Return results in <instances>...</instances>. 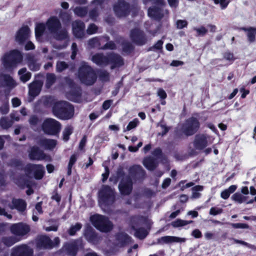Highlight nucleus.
Here are the masks:
<instances>
[{"instance_id":"2","label":"nucleus","mask_w":256,"mask_h":256,"mask_svg":"<svg viewBox=\"0 0 256 256\" xmlns=\"http://www.w3.org/2000/svg\"><path fill=\"white\" fill-rule=\"evenodd\" d=\"M54 114L60 120H68L72 118L74 109L72 104L66 101H58L52 107Z\"/></svg>"},{"instance_id":"19","label":"nucleus","mask_w":256,"mask_h":256,"mask_svg":"<svg viewBox=\"0 0 256 256\" xmlns=\"http://www.w3.org/2000/svg\"><path fill=\"white\" fill-rule=\"evenodd\" d=\"M210 138V136L206 134H198L195 136L194 140V146L197 150H202L205 148L208 144V139Z\"/></svg>"},{"instance_id":"4","label":"nucleus","mask_w":256,"mask_h":256,"mask_svg":"<svg viewBox=\"0 0 256 256\" xmlns=\"http://www.w3.org/2000/svg\"><path fill=\"white\" fill-rule=\"evenodd\" d=\"M99 202L106 206H112L116 200V192L108 185H102L98 192Z\"/></svg>"},{"instance_id":"52","label":"nucleus","mask_w":256,"mask_h":256,"mask_svg":"<svg viewBox=\"0 0 256 256\" xmlns=\"http://www.w3.org/2000/svg\"><path fill=\"white\" fill-rule=\"evenodd\" d=\"M68 65L64 61L58 62L56 65V71L58 72H61L64 70L68 68Z\"/></svg>"},{"instance_id":"1","label":"nucleus","mask_w":256,"mask_h":256,"mask_svg":"<svg viewBox=\"0 0 256 256\" xmlns=\"http://www.w3.org/2000/svg\"><path fill=\"white\" fill-rule=\"evenodd\" d=\"M194 115L198 116V113ZM200 127V123L197 117L192 116L185 120L180 129L175 130V135L178 138H182L183 135L186 137L192 136L199 130Z\"/></svg>"},{"instance_id":"16","label":"nucleus","mask_w":256,"mask_h":256,"mask_svg":"<svg viewBox=\"0 0 256 256\" xmlns=\"http://www.w3.org/2000/svg\"><path fill=\"white\" fill-rule=\"evenodd\" d=\"M48 156L36 146H34L30 148L28 152V158L31 160H46Z\"/></svg>"},{"instance_id":"23","label":"nucleus","mask_w":256,"mask_h":256,"mask_svg":"<svg viewBox=\"0 0 256 256\" xmlns=\"http://www.w3.org/2000/svg\"><path fill=\"white\" fill-rule=\"evenodd\" d=\"M78 242V240H74L70 242H66L62 247L64 251L68 256H76L80 248Z\"/></svg>"},{"instance_id":"43","label":"nucleus","mask_w":256,"mask_h":256,"mask_svg":"<svg viewBox=\"0 0 256 256\" xmlns=\"http://www.w3.org/2000/svg\"><path fill=\"white\" fill-rule=\"evenodd\" d=\"M56 78L55 75L52 73H48L46 76V88H50L56 82Z\"/></svg>"},{"instance_id":"7","label":"nucleus","mask_w":256,"mask_h":256,"mask_svg":"<svg viewBox=\"0 0 256 256\" xmlns=\"http://www.w3.org/2000/svg\"><path fill=\"white\" fill-rule=\"evenodd\" d=\"M61 128V124L58 121L51 118L45 120L42 124V129L44 134L50 136L58 134Z\"/></svg>"},{"instance_id":"37","label":"nucleus","mask_w":256,"mask_h":256,"mask_svg":"<svg viewBox=\"0 0 256 256\" xmlns=\"http://www.w3.org/2000/svg\"><path fill=\"white\" fill-rule=\"evenodd\" d=\"M18 74L20 76V80L23 82H26L29 80L32 76V74L27 72L26 68H22L18 71Z\"/></svg>"},{"instance_id":"50","label":"nucleus","mask_w":256,"mask_h":256,"mask_svg":"<svg viewBox=\"0 0 256 256\" xmlns=\"http://www.w3.org/2000/svg\"><path fill=\"white\" fill-rule=\"evenodd\" d=\"M2 242L6 246L10 247L16 242V240L14 237L8 236L3 237L2 238Z\"/></svg>"},{"instance_id":"48","label":"nucleus","mask_w":256,"mask_h":256,"mask_svg":"<svg viewBox=\"0 0 256 256\" xmlns=\"http://www.w3.org/2000/svg\"><path fill=\"white\" fill-rule=\"evenodd\" d=\"M82 228V224L80 222L76 223L74 225L70 226L68 230V234L70 236H74L76 232L79 231Z\"/></svg>"},{"instance_id":"44","label":"nucleus","mask_w":256,"mask_h":256,"mask_svg":"<svg viewBox=\"0 0 256 256\" xmlns=\"http://www.w3.org/2000/svg\"><path fill=\"white\" fill-rule=\"evenodd\" d=\"M56 35V38L58 40H64L68 38V33L67 30L65 28L62 29V28L57 31V32H54Z\"/></svg>"},{"instance_id":"39","label":"nucleus","mask_w":256,"mask_h":256,"mask_svg":"<svg viewBox=\"0 0 256 256\" xmlns=\"http://www.w3.org/2000/svg\"><path fill=\"white\" fill-rule=\"evenodd\" d=\"M74 128L72 125L66 126L62 132V139L64 142H68L70 140V136L73 133Z\"/></svg>"},{"instance_id":"49","label":"nucleus","mask_w":256,"mask_h":256,"mask_svg":"<svg viewBox=\"0 0 256 256\" xmlns=\"http://www.w3.org/2000/svg\"><path fill=\"white\" fill-rule=\"evenodd\" d=\"M152 154L158 159L162 160H167L166 156L162 153V150L160 148H155L152 152Z\"/></svg>"},{"instance_id":"63","label":"nucleus","mask_w":256,"mask_h":256,"mask_svg":"<svg viewBox=\"0 0 256 256\" xmlns=\"http://www.w3.org/2000/svg\"><path fill=\"white\" fill-rule=\"evenodd\" d=\"M176 24L178 29H182L187 27L188 22L186 20H179L176 21Z\"/></svg>"},{"instance_id":"57","label":"nucleus","mask_w":256,"mask_h":256,"mask_svg":"<svg viewBox=\"0 0 256 256\" xmlns=\"http://www.w3.org/2000/svg\"><path fill=\"white\" fill-rule=\"evenodd\" d=\"M138 124V118H134L132 120L129 122L128 126H126L125 130H131L137 126Z\"/></svg>"},{"instance_id":"34","label":"nucleus","mask_w":256,"mask_h":256,"mask_svg":"<svg viewBox=\"0 0 256 256\" xmlns=\"http://www.w3.org/2000/svg\"><path fill=\"white\" fill-rule=\"evenodd\" d=\"M26 58L28 66L31 70L35 72L40 70V65L37 62L36 60L34 58V56L28 54L26 55Z\"/></svg>"},{"instance_id":"38","label":"nucleus","mask_w":256,"mask_h":256,"mask_svg":"<svg viewBox=\"0 0 256 256\" xmlns=\"http://www.w3.org/2000/svg\"><path fill=\"white\" fill-rule=\"evenodd\" d=\"M132 230H134V236L140 240H144L148 234V232L143 227H140Z\"/></svg>"},{"instance_id":"17","label":"nucleus","mask_w":256,"mask_h":256,"mask_svg":"<svg viewBox=\"0 0 256 256\" xmlns=\"http://www.w3.org/2000/svg\"><path fill=\"white\" fill-rule=\"evenodd\" d=\"M110 64L111 69H114L124 66V60L120 54L111 52L108 54V65Z\"/></svg>"},{"instance_id":"12","label":"nucleus","mask_w":256,"mask_h":256,"mask_svg":"<svg viewBox=\"0 0 256 256\" xmlns=\"http://www.w3.org/2000/svg\"><path fill=\"white\" fill-rule=\"evenodd\" d=\"M118 188L122 195L128 196L131 194L133 189V181L129 176L122 178L118 184Z\"/></svg>"},{"instance_id":"31","label":"nucleus","mask_w":256,"mask_h":256,"mask_svg":"<svg viewBox=\"0 0 256 256\" xmlns=\"http://www.w3.org/2000/svg\"><path fill=\"white\" fill-rule=\"evenodd\" d=\"M148 15L156 20H160L164 17L162 9L156 6L150 7L148 8Z\"/></svg>"},{"instance_id":"24","label":"nucleus","mask_w":256,"mask_h":256,"mask_svg":"<svg viewBox=\"0 0 256 256\" xmlns=\"http://www.w3.org/2000/svg\"><path fill=\"white\" fill-rule=\"evenodd\" d=\"M43 83L41 80H35L28 86V95L32 98L38 96L41 92Z\"/></svg>"},{"instance_id":"58","label":"nucleus","mask_w":256,"mask_h":256,"mask_svg":"<svg viewBox=\"0 0 256 256\" xmlns=\"http://www.w3.org/2000/svg\"><path fill=\"white\" fill-rule=\"evenodd\" d=\"M224 58L230 61L232 63L235 60L236 58L234 57V54L229 51H227L223 54Z\"/></svg>"},{"instance_id":"29","label":"nucleus","mask_w":256,"mask_h":256,"mask_svg":"<svg viewBox=\"0 0 256 256\" xmlns=\"http://www.w3.org/2000/svg\"><path fill=\"white\" fill-rule=\"evenodd\" d=\"M37 144L45 150H52L56 147L57 142L55 140L41 138L38 140Z\"/></svg>"},{"instance_id":"35","label":"nucleus","mask_w":256,"mask_h":256,"mask_svg":"<svg viewBox=\"0 0 256 256\" xmlns=\"http://www.w3.org/2000/svg\"><path fill=\"white\" fill-rule=\"evenodd\" d=\"M15 183L21 188L30 186V182L24 174L18 176L15 178Z\"/></svg>"},{"instance_id":"22","label":"nucleus","mask_w":256,"mask_h":256,"mask_svg":"<svg viewBox=\"0 0 256 256\" xmlns=\"http://www.w3.org/2000/svg\"><path fill=\"white\" fill-rule=\"evenodd\" d=\"M33 252L27 245L22 244L14 247L11 256H32Z\"/></svg>"},{"instance_id":"53","label":"nucleus","mask_w":256,"mask_h":256,"mask_svg":"<svg viewBox=\"0 0 256 256\" xmlns=\"http://www.w3.org/2000/svg\"><path fill=\"white\" fill-rule=\"evenodd\" d=\"M0 125L4 129H7L11 126L12 124L7 118L2 117L0 120Z\"/></svg>"},{"instance_id":"5","label":"nucleus","mask_w":256,"mask_h":256,"mask_svg":"<svg viewBox=\"0 0 256 256\" xmlns=\"http://www.w3.org/2000/svg\"><path fill=\"white\" fill-rule=\"evenodd\" d=\"M78 76L82 83L86 86L94 84L97 78L96 72L90 66L88 65H83L80 67Z\"/></svg>"},{"instance_id":"26","label":"nucleus","mask_w":256,"mask_h":256,"mask_svg":"<svg viewBox=\"0 0 256 256\" xmlns=\"http://www.w3.org/2000/svg\"><path fill=\"white\" fill-rule=\"evenodd\" d=\"M84 235L86 239L89 242L97 244L99 241V238L97 233L90 226H88L85 228Z\"/></svg>"},{"instance_id":"32","label":"nucleus","mask_w":256,"mask_h":256,"mask_svg":"<svg viewBox=\"0 0 256 256\" xmlns=\"http://www.w3.org/2000/svg\"><path fill=\"white\" fill-rule=\"evenodd\" d=\"M240 30L246 32L248 42L253 43L256 40V28L253 26L242 27Z\"/></svg>"},{"instance_id":"46","label":"nucleus","mask_w":256,"mask_h":256,"mask_svg":"<svg viewBox=\"0 0 256 256\" xmlns=\"http://www.w3.org/2000/svg\"><path fill=\"white\" fill-rule=\"evenodd\" d=\"M75 14L80 18H84L88 14L86 7L76 6L74 10Z\"/></svg>"},{"instance_id":"42","label":"nucleus","mask_w":256,"mask_h":256,"mask_svg":"<svg viewBox=\"0 0 256 256\" xmlns=\"http://www.w3.org/2000/svg\"><path fill=\"white\" fill-rule=\"evenodd\" d=\"M193 222H194L192 220H186L178 218L176 220L172 222L171 224L174 228H178L185 226L188 224H192Z\"/></svg>"},{"instance_id":"25","label":"nucleus","mask_w":256,"mask_h":256,"mask_svg":"<svg viewBox=\"0 0 256 256\" xmlns=\"http://www.w3.org/2000/svg\"><path fill=\"white\" fill-rule=\"evenodd\" d=\"M48 30L52 34L57 32L62 28L60 20L56 16H50L46 23Z\"/></svg>"},{"instance_id":"6","label":"nucleus","mask_w":256,"mask_h":256,"mask_svg":"<svg viewBox=\"0 0 256 256\" xmlns=\"http://www.w3.org/2000/svg\"><path fill=\"white\" fill-rule=\"evenodd\" d=\"M90 220L95 228L101 232H108L113 228V224L104 216L96 214L90 216Z\"/></svg>"},{"instance_id":"14","label":"nucleus","mask_w":256,"mask_h":256,"mask_svg":"<svg viewBox=\"0 0 256 256\" xmlns=\"http://www.w3.org/2000/svg\"><path fill=\"white\" fill-rule=\"evenodd\" d=\"M30 30L28 26H22L16 32L14 40L19 45H24L30 37Z\"/></svg>"},{"instance_id":"13","label":"nucleus","mask_w":256,"mask_h":256,"mask_svg":"<svg viewBox=\"0 0 256 256\" xmlns=\"http://www.w3.org/2000/svg\"><path fill=\"white\" fill-rule=\"evenodd\" d=\"M129 176L132 180L136 181H142L146 177V172L142 166L138 164H134L130 166L128 168Z\"/></svg>"},{"instance_id":"55","label":"nucleus","mask_w":256,"mask_h":256,"mask_svg":"<svg viewBox=\"0 0 256 256\" xmlns=\"http://www.w3.org/2000/svg\"><path fill=\"white\" fill-rule=\"evenodd\" d=\"M4 81L6 86H11L14 84V81L13 78L9 74H4Z\"/></svg>"},{"instance_id":"41","label":"nucleus","mask_w":256,"mask_h":256,"mask_svg":"<svg viewBox=\"0 0 256 256\" xmlns=\"http://www.w3.org/2000/svg\"><path fill=\"white\" fill-rule=\"evenodd\" d=\"M46 30V25L43 23L36 24L35 28V36L36 38H40L44 34Z\"/></svg>"},{"instance_id":"20","label":"nucleus","mask_w":256,"mask_h":256,"mask_svg":"<svg viewBox=\"0 0 256 256\" xmlns=\"http://www.w3.org/2000/svg\"><path fill=\"white\" fill-rule=\"evenodd\" d=\"M10 229L13 234L19 236H24L30 231V226L22 222L13 224Z\"/></svg>"},{"instance_id":"18","label":"nucleus","mask_w":256,"mask_h":256,"mask_svg":"<svg viewBox=\"0 0 256 256\" xmlns=\"http://www.w3.org/2000/svg\"><path fill=\"white\" fill-rule=\"evenodd\" d=\"M72 31L74 37L82 38L84 36L85 24L80 20H76L72 23Z\"/></svg>"},{"instance_id":"30","label":"nucleus","mask_w":256,"mask_h":256,"mask_svg":"<svg viewBox=\"0 0 256 256\" xmlns=\"http://www.w3.org/2000/svg\"><path fill=\"white\" fill-rule=\"evenodd\" d=\"M186 240L185 238H181L174 236H164L157 240L156 244H164L170 242H184Z\"/></svg>"},{"instance_id":"21","label":"nucleus","mask_w":256,"mask_h":256,"mask_svg":"<svg viewBox=\"0 0 256 256\" xmlns=\"http://www.w3.org/2000/svg\"><path fill=\"white\" fill-rule=\"evenodd\" d=\"M148 218L142 215L132 216L130 219V225L132 230L138 228L143 224H148Z\"/></svg>"},{"instance_id":"45","label":"nucleus","mask_w":256,"mask_h":256,"mask_svg":"<svg viewBox=\"0 0 256 256\" xmlns=\"http://www.w3.org/2000/svg\"><path fill=\"white\" fill-rule=\"evenodd\" d=\"M59 17L64 24H69L72 20V16L66 12L60 11Z\"/></svg>"},{"instance_id":"11","label":"nucleus","mask_w":256,"mask_h":256,"mask_svg":"<svg viewBox=\"0 0 256 256\" xmlns=\"http://www.w3.org/2000/svg\"><path fill=\"white\" fill-rule=\"evenodd\" d=\"M113 10L118 17H126L130 14V4L124 0H119L114 6Z\"/></svg>"},{"instance_id":"27","label":"nucleus","mask_w":256,"mask_h":256,"mask_svg":"<svg viewBox=\"0 0 256 256\" xmlns=\"http://www.w3.org/2000/svg\"><path fill=\"white\" fill-rule=\"evenodd\" d=\"M26 202L22 198H13L11 204H9V208L11 210H16L20 212H24L26 208Z\"/></svg>"},{"instance_id":"56","label":"nucleus","mask_w":256,"mask_h":256,"mask_svg":"<svg viewBox=\"0 0 256 256\" xmlns=\"http://www.w3.org/2000/svg\"><path fill=\"white\" fill-rule=\"evenodd\" d=\"M98 27L94 24H89L87 30L86 32L88 34L91 35L97 32Z\"/></svg>"},{"instance_id":"60","label":"nucleus","mask_w":256,"mask_h":256,"mask_svg":"<svg viewBox=\"0 0 256 256\" xmlns=\"http://www.w3.org/2000/svg\"><path fill=\"white\" fill-rule=\"evenodd\" d=\"M99 78L102 81L108 82L110 80V74L107 71L102 70L100 72Z\"/></svg>"},{"instance_id":"64","label":"nucleus","mask_w":256,"mask_h":256,"mask_svg":"<svg viewBox=\"0 0 256 256\" xmlns=\"http://www.w3.org/2000/svg\"><path fill=\"white\" fill-rule=\"evenodd\" d=\"M199 36H204L208 32V30L204 26H201L199 28L194 29Z\"/></svg>"},{"instance_id":"59","label":"nucleus","mask_w":256,"mask_h":256,"mask_svg":"<svg viewBox=\"0 0 256 256\" xmlns=\"http://www.w3.org/2000/svg\"><path fill=\"white\" fill-rule=\"evenodd\" d=\"M28 121L30 124L33 126H37L40 122V120L36 115L31 116L29 118Z\"/></svg>"},{"instance_id":"51","label":"nucleus","mask_w":256,"mask_h":256,"mask_svg":"<svg viewBox=\"0 0 256 256\" xmlns=\"http://www.w3.org/2000/svg\"><path fill=\"white\" fill-rule=\"evenodd\" d=\"M10 166L12 167L22 170L24 166V164L22 160L14 158L10 160Z\"/></svg>"},{"instance_id":"10","label":"nucleus","mask_w":256,"mask_h":256,"mask_svg":"<svg viewBox=\"0 0 256 256\" xmlns=\"http://www.w3.org/2000/svg\"><path fill=\"white\" fill-rule=\"evenodd\" d=\"M130 38L136 45L142 46L148 42V38L145 32L138 28H134L130 31Z\"/></svg>"},{"instance_id":"61","label":"nucleus","mask_w":256,"mask_h":256,"mask_svg":"<svg viewBox=\"0 0 256 256\" xmlns=\"http://www.w3.org/2000/svg\"><path fill=\"white\" fill-rule=\"evenodd\" d=\"M102 50H114L116 49V45L113 41L107 42L102 48Z\"/></svg>"},{"instance_id":"40","label":"nucleus","mask_w":256,"mask_h":256,"mask_svg":"<svg viewBox=\"0 0 256 256\" xmlns=\"http://www.w3.org/2000/svg\"><path fill=\"white\" fill-rule=\"evenodd\" d=\"M248 198V196H243L239 192H236L232 196L231 198L235 202L242 204L244 202H246Z\"/></svg>"},{"instance_id":"33","label":"nucleus","mask_w":256,"mask_h":256,"mask_svg":"<svg viewBox=\"0 0 256 256\" xmlns=\"http://www.w3.org/2000/svg\"><path fill=\"white\" fill-rule=\"evenodd\" d=\"M92 60L98 66H108V54L104 56L102 53L96 54L92 56Z\"/></svg>"},{"instance_id":"28","label":"nucleus","mask_w":256,"mask_h":256,"mask_svg":"<svg viewBox=\"0 0 256 256\" xmlns=\"http://www.w3.org/2000/svg\"><path fill=\"white\" fill-rule=\"evenodd\" d=\"M116 238L120 247H124L132 242V238L125 232L118 233Z\"/></svg>"},{"instance_id":"62","label":"nucleus","mask_w":256,"mask_h":256,"mask_svg":"<svg viewBox=\"0 0 256 256\" xmlns=\"http://www.w3.org/2000/svg\"><path fill=\"white\" fill-rule=\"evenodd\" d=\"M117 177L122 180V178H124L126 177V173L124 170V168L122 166H119L116 172V174Z\"/></svg>"},{"instance_id":"54","label":"nucleus","mask_w":256,"mask_h":256,"mask_svg":"<svg viewBox=\"0 0 256 256\" xmlns=\"http://www.w3.org/2000/svg\"><path fill=\"white\" fill-rule=\"evenodd\" d=\"M163 44L164 42L162 40H158L154 46L150 47L148 50L151 51L161 50L162 48Z\"/></svg>"},{"instance_id":"3","label":"nucleus","mask_w":256,"mask_h":256,"mask_svg":"<svg viewBox=\"0 0 256 256\" xmlns=\"http://www.w3.org/2000/svg\"><path fill=\"white\" fill-rule=\"evenodd\" d=\"M22 60L23 54L17 49L4 53L2 58V64L4 68L8 72L12 71Z\"/></svg>"},{"instance_id":"47","label":"nucleus","mask_w":256,"mask_h":256,"mask_svg":"<svg viewBox=\"0 0 256 256\" xmlns=\"http://www.w3.org/2000/svg\"><path fill=\"white\" fill-rule=\"evenodd\" d=\"M122 52L127 54H130L134 50V46L130 42H124L122 44Z\"/></svg>"},{"instance_id":"8","label":"nucleus","mask_w":256,"mask_h":256,"mask_svg":"<svg viewBox=\"0 0 256 256\" xmlns=\"http://www.w3.org/2000/svg\"><path fill=\"white\" fill-rule=\"evenodd\" d=\"M60 240L58 237L54 238V241L46 235H42L36 240V246L40 250H50L60 245Z\"/></svg>"},{"instance_id":"36","label":"nucleus","mask_w":256,"mask_h":256,"mask_svg":"<svg viewBox=\"0 0 256 256\" xmlns=\"http://www.w3.org/2000/svg\"><path fill=\"white\" fill-rule=\"evenodd\" d=\"M144 166L149 170H154L158 166L156 160L152 157H148L144 159Z\"/></svg>"},{"instance_id":"15","label":"nucleus","mask_w":256,"mask_h":256,"mask_svg":"<svg viewBox=\"0 0 256 256\" xmlns=\"http://www.w3.org/2000/svg\"><path fill=\"white\" fill-rule=\"evenodd\" d=\"M70 85L71 90L66 93V96L70 100L78 102L82 96V90L80 86H76L72 80H70Z\"/></svg>"},{"instance_id":"9","label":"nucleus","mask_w":256,"mask_h":256,"mask_svg":"<svg viewBox=\"0 0 256 256\" xmlns=\"http://www.w3.org/2000/svg\"><path fill=\"white\" fill-rule=\"evenodd\" d=\"M26 176H29L33 174L36 180H40L43 178L45 170L44 166L40 164L28 163L24 168Z\"/></svg>"}]
</instances>
